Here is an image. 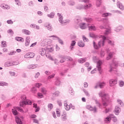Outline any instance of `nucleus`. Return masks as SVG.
Returning <instances> with one entry per match:
<instances>
[{
	"label": "nucleus",
	"instance_id": "obj_1",
	"mask_svg": "<svg viewBox=\"0 0 124 124\" xmlns=\"http://www.w3.org/2000/svg\"><path fill=\"white\" fill-rule=\"evenodd\" d=\"M99 96H101L104 106H107L108 103H110V97L109 95L104 93L103 92H100Z\"/></svg>",
	"mask_w": 124,
	"mask_h": 124
},
{
	"label": "nucleus",
	"instance_id": "obj_2",
	"mask_svg": "<svg viewBox=\"0 0 124 124\" xmlns=\"http://www.w3.org/2000/svg\"><path fill=\"white\" fill-rule=\"evenodd\" d=\"M51 43L52 41L51 39L45 38L42 40L41 45L42 46H46V45H48V44H51Z\"/></svg>",
	"mask_w": 124,
	"mask_h": 124
},
{
	"label": "nucleus",
	"instance_id": "obj_3",
	"mask_svg": "<svg viewBox=\"0 0 124 124\" xmlns=\"http://www.w3.org/2000/svg\"><path fill=\"white\" fill-rule=\"evenodd\" d=\"M100 38H101V40H100V41H99L98 43L99 47L104 46V43L105 40H106V37H105V36H104L101 35L100 36Z\"/></svg>",
	"mask_w": 124,
	"mask_h": 124
},
{
	"label": "nucleus",
	"instance_id": "obj_4",
	"mask_svg": "<svg viewBox=\"0 0 124 124\" xmlns=\"http://www.w3.org/2000/svg\"><path fill=\"white\" fill-rule=\"evenodd\" d=\"M54 45H50L47 46L46 47V52H47L48 55L49 54V52L52 53L54 52Z\"/></svg>",
	"mask_w": 124,
	"mask_h": 124
},
{
	"label": "nucleus",
	"instance_id": "obj_5",
	"mask_svg": "<svg viewBox=\"0 0 124 124\" xmlns=\"http://www.w3.org/2000/svg\"><path fill=\"white\" fill-rule=\"evenodd\" d=\"M39 54H40L41 56H45V55H46V57H48V53L47 52V50L44 48L40 49Z\"/></svg>",
	"mask_w": 124,
	"mask_h": 124
},
{
	"label": "nucleus",
	"instance_id": "obj_6",
	"mask_svg": "<svg viewBox=\"0 0 124 124\" xmlns=\"http://www.w3.org/2000/svg\"><path fill=\"white\" fill-rule=\"evenodd\" d=\"M34 56H35V54L34 53L29 52L24 55V58H25V59L32 58L34 57Z\"/></svg>",
	"mask_w": 124,
	"mask_h": 124
},
{
	"label": "nucleus",
	"instance_id": "obj_7",
	"mask_svg": "<svg viewBox=\"0 0 124 124\" xmlns=\"http://www.w3.org/2000/svg\"><path fill=\"white\" fill-rule=\"evenodd\" d=\"M109 86L110 87H114L115 85L117 84V80L116 79H110L109 80Z\"/></svg>",
	"mask_w": 124,
	"mask_h": 124
},
{
	"label": "nucleus",
	"instance_id": "obj_8",
	"mask_svg": "<svg viewBox=\"0 0 124 124\" xmlns=\"http://www.w3.org/2000/svg\"><path fill=\"white\" fill-rule=\"evenodd\" d=\"M87 109L90 110V111H93V112H96V108L95 107H93L91 105H87L86 106Z\"/></svg>",
	"mask_w": 124,
	"mask_h": 124
},
{
	"label": "nucleus",
	"instance_id": "obj_9",
	"mask_svg": "<svg viewBox=\"0 0 124 124\" xmlns=\"http://www.w3.org/2000/svg\"><path fill=\"white\" fill-rule=\"evenodd\" d=\"M101 64H102V62H101V61L100 60H99L97 62V67L99 71H100V70H101Z\"/></svg>",
	"mask_w": 124,
	"mask_h": 124
},
{
	"label": "nucleus",
	"instance_id": "obj_10",
	"mask_svg": "<svg viewBox=\"0 0 124 124\" xmlns=\"http://www.w3.org/2000/svg\"><path fill=\"white\" fill-rule=\"evenodd\" d=\"M112 117L108 116L104 119V122L106 124H109L111 122V118Z\"/></svg>",
	"mask_w": 124,
	"mask_h": 124
},
{
	"label": "nucleus",
	"instance_id": "obj_11",
	"mask_svg": "<svg viewBox=\"0 0 124 124\" xmlns=\"http://www.w3.org/2000/svg\"><path fill=\"white\" fill-rule=\"evenodd\" d=\"M72 106V105L69 104H65V108L67 111H68L70 109Z\"/></svg>",
	"mask_w": 124,
	"mask_h": 124
},
{
	"label": "nucleus",
	"instance_id": "obj_12",
	"mask_svg": "<svg viewBox=\"0 0 124 124\" xmlns=\"http://www.w3.org/2000/svg\"><path fill=\"white\" fill-rule=\"evenodd\" d=\"M89 31H96V28L94 25H90L88 26Z\"/></svg>",
	"mask_w": 124,
	"mask_h": 124
},
{
	"label": "nucleus",
	"instance_id": "obj_13",
	"mask_svg": "<svg viewBox=\"0 0 124 124\" xmlns=\"http://www.w3.org/2000/svg\"><path fill=\"white\" fill-rule=\"evenodd\" d=\"M1 7L3 8V9H10V7L8 5L2 4L1 5Z\"/></svg>",
	"mask_w": 124,
	"mask_h": 124
},
{
	"label": "nucleus",
	"instance_id": "obj_14",
	"mask_svg": "<svg viewBox=\"0 0 124 124\" xmlns=\"http://www.w3.org/2000/svg\"><path fill=\"white\" fill-rule=\"evenodd\" d=\"M46 27L47 28V30L48 31H52L53 30V27H52V26H51V24L46 23Z\"/></svg>",
	"mask_w": 124,
	"mask_h": 124
},
{
	"label": "nucleus",
	"instance_id": "obj_15",
	"mask_svg": "<svg viewBox=\"0 0 124 124\" xmlns=\"http://www.w3.org/2000/svg\"><path fill=\"white\" fill-rule=\"evenodd\" d=\"M78 46L79 47H84L85 46V43L83 42L82 41H80L78 43Z\"/></svg>",
	"mask_w": 124,
	"mask_h": 124
},
{
	"label": "nucleus",
	"instance_id": "obj_16",
	"mask_svg": "<svg viewBox=\"0 0 124 124\" xmlns=\"http://www.w3.org/2000/svg\"><path fill=\"white\" fill-rule=\"evenodd\" d=\"M16 121L17 124H23V123L21 121V119H20V118H19V117H16Z\"/></svg>",
	"mask_w": 124,
	"mask_h": 124
},
{
	"label": "nucleus",
	"instance_id": "obj_17",
	"mask_svg": "<svg viewBox=\"0 0 124 124\" xmlns=\"http://www.w3.org/2000/svg\"><path fill=\"white\" fill-rule=\"evenodd\" d=\"M22 32L25 34H27V35H30V34H31V31L27 30H23Z\"/></svg>",
	"mask_w": 124,
	"mask_h": 124
},
{
	"label": "nucleus",
	"instance_id": "obj_18",
	"mask_svg": "<svg viewBox=\"0 0 124 124\" xmlns=\"http://www.w3.org/2000/svg\"><path fill=\"white\" fill-rule=\"evenodd\" d=\"M30 42H31V38L27 37L26 40V43H25L26 46H29L30 45Z\"/></svg>",
	"mask_w": 124,
	"mask_h": 124
},
{
	"label": "nucleus",
	"instance_id": "obj_19",
	"mask_svg": "<svg viewBox=\"0 0 124 124\" xmlns=\"http://www.w3.org/2000/svg\"><path fill=\"white\" fill-rule=\"evenodd\" d=\"M58 16L59 17V22L60 23H61V22L62 21V20H63V17H62V14L60 13H58Z\"/></svg>",
	"mask_w": 124,
	"mask_h": 124
},
{
	"label": "nucleus",
	"instance_id": "obj_20",
	"mask_svg": "<svg viewBox=\"0 0 124 124\" xmlns=\"http://www.w3.org/2000/svg\"><path fill=\"white\" fill-rule=\"evenodd\" d=\"M75 44H76V42L75 41L73 40L71 41V46H70V48L71 50L73 49V46H75Z\"/></svg>",
	"mask_w": 124,
	"mask_h": 124
},
{
	"label": "nucleus",
	"instance_id": "obj_21",
	"mask_svg": "<svg viewBox=\"0 0 124 124\" xmlns=\"http://www.w3.org/2000/svg\"><path fill=\"white\" fill-rule=\"evenodd\" d=\"M70 22V20L69 19H66L65 20H62L61 21V24H68V23Z\"/></svg>",
	"mask_w": 124,
	"mask_h": 124
},
{
	"label": "nucleus",
	"instance_id": "obj_22",
	"mask_svg": "<svg viewBox=\"0 0 124 124\" xmlns=\"http://www.w3.org/2000/svg\"><path fill=\"white\" fill-rule=\"evenodd\" d=\"M16 40L17 41H20V42H24V38L20 37H16Z\"/></svg>",
	"mask_w": 124,
	"mask_h": 124
},
{
	"label": "nucleus",
	"instance_id": "obj_23",
	"mask_svg": "<svg viewBox=\"0 0 124 124\" xmlns=\"http://www.w3.org/2000/svg\"><path fill=\"white\" fill-rule=\"evenodd\" d=\"M48 111H51L53 109L54 106L52 104H49L47 106Z\"/></svg>",
	"mask_w": 124,
	"mask_h": 124
},
{
	"label": "nucleus",
	"instance_id": "obj_24",
	"mask_svg": "<svg viewBox=\"0 0 124 124\" xmlns=\"http://www.w3.org/2000/svg\"><path fill=\"white\" fill-rule=\"evenodd\" d=\"M61 118L62 120V121H65L66 120V114L65 113H64L62 115Z\"/></svg>",
	"mask_w": 124,
	"mask_h": 124
},
{
	"label": "nucleus",
	"instance_id": "obj_25",
	"mask_svg": "<svg viewBox=\"0 0 124 124\" xmlns=\"http://www.w3.org/2000/svg\"><path fill=\"white\" fill-rule=\"evenodd\" d=\"M80 29L84 30V29H86V28L87 27H86V24L84 23H82L80 24Z\"/></svg>",
	"mask_w": 124,
	"mask_h": 124
},
{
	"label": "nucleus",
	"instance_id": "obj_26",
	"mask_svg": "<svg viewBox=\"0 0 124 124\" xmlns=\"http://www.w3.org/2000/svg\"><path fill=\"white\" fill-rule=\"evenodd\" d=\"M56 115L57 117H61V109L59 108L56 109Z\"/></svg>",
	"mask_w": 124,
	"mask_h": 124
},
{
	"label": "nucleus",
	"instance_id": "obj_27",
	"mask_svg": "<svg viewBox=\"0 0 124 124\" xmlns=\"http://www.w3.org/2000/svg\"><path fill=\"white\" fill-rule=\"evenodd\" d=\"M121 111V108L118 107H116L115 108V112L117 113V114H119Z\"/></svg>",
	"mask_w": 124,
	"mask_h": 124
},
{
	"label": "nucleus",
	"instance_id": "obj_28",
	"mask_svg": "<svg viewBox=\"0 0 124 124\" xmlns=\"http://www.w3.org/2000/svg\"><path fill=\"white\" fill-rule=\"evenodd\" d=\"M105 85H106L105 82H100L98 84V86L101 89L103 88L104 86H105Z\"/></svg>",
	"mask_w": 124,
	"mask_h": 124
},
{
	"label": "nucleus",
	"instance_id": "obj_29",
	"mask_svg": "<svg viewBox=\"0 0 124 124\" xmlns=\"http://www.w3.org/2000/svg\"><path fill=\"white\" fill-rule=\"evenodd\" d=\"M11 65H15V64H13V63L7 62L5 64V66H11Z\"/></svg>",
	"mask_w": 124,
	"mask_h": 124
},
{
	"label": "nucleus",
	"instance_id": "obj_30",
	"mask_svg": "<svg viewBox=\"0 0 124 124\" xmlns=\"http://www.w3.org/2000/svg\"><path fill=\"white\" fill-rule=\"evenodd\" d=\"M78 62L79 63H83V62H86V59L84 58H81L78 60Z\"/></svg>",
	"mask_w": 124,
	"mask_h": 124
},
{
	"label": "nucleus",
	"instance_id": "obj_31",
	"mask_svg": "<svg viewBox=\"0 0 124 124\" xmlns=\"http://www.w3.org/2000/svg\"><path fill=\"white\" fill-rule=\"evenodd\" d=\"M1 47H2L3 48L4 47H6V42L4 41H2L1 42Z\"/></svg>",
	"mask_w": 124,
	"mask_h": 124
},
{
	"label": "nucleus",
	"instance_id": "obj_32",
	"mask_svg": "<svg viewBox=\"0 0 124 124\" xmlns=\"http://www.w3.org/2000/svg\"><path fill=\"white\" fill-rule=\"evenodd\" d=\"M26 105H31V101L30 100H27L25 101Z\"/></svg>",
	"mask_w": 124,
	"mask_h": 124
},
{
	"label": "nucleus",
	"instance_id": "obj_33",
	"mask_svg": "<svg viewBox=\"0 0 124 124\" xmlns=\"http://www.w3.org/2000/svg\"><path fill=\"white\" fill-rule=\"evenodd\" d=\"M8 84L3 82V81H0V86H2V87H4V86H7Z\"/></svg>",
	"mask_w": 124,
	"mask_h": 124
},
{
	"label": "nucleus",
	"instance_id": "obj_34",
	"mask_svg": "<svg viewBox=\"0 0 124 124\" xmlns=\"http://www.w3.org/2000/svg\"><path fill=\"white\" fill-rule=\"evenodd\" d=\"M41 92L43 93L44 94H46L47 93V90L44 88L41 89Z\"/></svg>",
	"mask_w": 124,
	"mask_h": 124
},
{
	"label": "nucleus",
	"instance_id": "obj_35",
	"mask_svg": "<svg viewBox=\"0 0 124 124\" xmlns=\"http://www.w3.org/2000/svg\"><path fill=\"white\" fill-rule=\"evenodd\" d=\"M47 16L50 18H54V16H55V13L52 12L50 14L48 15Z\"/></svg>",
	"mask_w": 124,
	"mask_h": 124
},
{
	"label": "nucleus",
	"instance_id": "obj_36",
	"mask_svg": "<svg viewBox=\"0 0 124 124\" xmlns=\"http://www.w3.org/2000/svg\"><path fill=\"white\" fill-rule=\"evenodd\" d=\"M113 57V53H110L109 54L108 57L107 58V60L108 61L110 60Z\"/></svg>",
	"mask_w": 124,
	"mask_h": 124
},
{
	"label": "nucleus",
	"instance_id": "obj_37",
	"mask_svg": "<svg viewBox=\"0 0 124 124\" xmlns=\"http://www.w3.org/2000/svg\"><path fill=\"white\" fill-rule=\"evenodd\" d=\"M89 35L90 37H93V38H95V37H96V35L93 33H90Z\"/></svg>",
	"mask_w": 124,
	"mask_h": 124
},
{
	"label": "nucleus",
	"instance_id": "obj_38",
	"mask_svg": "<svg viewBox=\"0 0 124 124\" xmlns=\"http://www.w3.org/2000/svg\"><path fill=\"white\" fill-rule=\"evenodd\" d=\"M119 8L121 10H124V6L123 5V4L121 3H119Z\"/></svg>",
	"mask_w": 124,
	"mask_h": 124
},
{
	"label": "nucleus",
	"instance_id": "obj_39",
	"mask_svg": "<svg viewBox=\"0 0 124 124\" xmlns=\"http://www.w3.org/2000/svg\"><path fill=\"white\" fill-rule=\"evenodd\" d=\"M12 112L14 115H18V112H17V110H16V109L14 108L12 109Z\"/></svg>",
	"mask_w": 124,
	"mask_h": 124
},
{
	"label": "nucleus",
	"instance_id": "obj_40",
	"mask_svg": "<svg viewBox=\"0 0 124 124\" xmlns=\"http://www.w3.org/2000/svg\"><path fill=\"white\" fill-rule=\"evenodd\" d=\"M117 102L118 104H120L121 106H124V103H123V101L121 100L118 99L117 100Z\"/></svg>",
	"mask_w": 124,
	"mask_h": 124
},
{
	"label": "nucleus",
	"instance_id": "obj_41",
	"mask_svg": "<svg viewBox=\"0 0 124 124\" xmlns=\"http://www.w3.org/2000/svg\"><path fill=\"white\" fill-rule=\"evenodd\" d=\"M66 61H68V62H72L73 61V59H72V58L68 56L66 58Z\"/></svg>",
	"mask_w": 124,
	"mask_h": 124
},
{
	"label": "nucleus",
	"instance_id": "obj_42",
	"mask_svg": "<svg viewBox=\"0 0 124 124\" xmlns=\"http://www.w3.org/2000/svg\"><path fill=\"white\" fill-rule=\"evenodd\" d=\"M111 15L110 13H104L102 15L103 17H107L108 16H109Z\"/></svg>",
	"mask_w": 124,
	"mask_h": 124
},
{
	"label": "nucleus",
	"instance_id": "obj_43",
	"mask_svg": "<svg viewBox=\"0 0 124 124\" xmlns=\"http://www.w3.org/2000/svg\"><path fill=\"white\" fill-rule=\"evenodd\" d=\"M24 105H26V101H23L20 103V106L21 107H23Z\"/></svg>",
	"mask_w": 124,
	"mask_h": 124
},
{
	"label": "nucleus",
	"instance_id": "obj_44",
	"mask_svg": "<svg viewBox=\"0 0 124 124\" xmlns=\"http://www.w3.org/2000/svg\"><path fill=\"white\" fill-rule=\"evenodd\" d=\"M93 46L94 49H99V48H100V47H99V46H97V45L95 44V42H93Z\"/></svg>",
	"mask_w": 124,
	"mask_h": 124
},
{
	"label": "nucleus",
	"instance_id": "obj_45",
	"mask_svg": "<svg viewBox=\"0 0 124 124\" xmlns=\"http://www.w3.org/2000/svg\"><path fill=\"white\" fill-rule=\"evenodd\" d=\"M83 40L84 42H87L89 41V39L87 38L85 36H82Z\"/></svg>",
	"mask_w": 124,
	"mask_h": 124
},
{
	"label": "nucleus",
	"instance_id": "obj_46",
	"mask_svg": "<svg viewBox=\"0 0 124 124\" xmlns=\"http://www.w3.org/2000/svg\"><path fill=\"white\" fill-rule=\"evenodd\" d=\"M52 94L56 95V96H59V95H60V92L56 91L54 93H53Z\"/></svg>",
	"mask_w": 124,
	"mask_h": 124
},
{
	"label": "nucleus",
	"instance_id": "obj_47",
	"mask_svg": "<svg viewBox=\"0 0 124 124\" xmlns=\"http://www.w3.org/2000/svg\"><path fill=\"white\" fill-rule=\"evenodd\" d=\"M96 6L98 7L100 6L101 5V1L100 0H97L96 3Z\"/></svg>",
	"mask_w": 124,
	"mask_h": 124
},
{
	"label": "nucleus",
	"instance_id": "obj_48",
	"mask_svg": "<svg viewBox=\"0 0 124 124\" xmlns=\"http://www.w3.org/2000/svg\"><path fill=\"white\" fill-rule=\"evenodd\" d=\"M16 3L18 5V6H20L21 5V2L19 0H15Z\"/></svg>",
	"mask_w": 124,
	"mask_h": 124
},
{
	"label": "nucleus",
	"instance_id": "obj_49",
	"mask_svg": "<svg viewBox=\"0 0 124 124\" xmlns=\"http://www.w3.org/2000/svg\"><path fill=\"white\" fill-rule=\"evenodd\" d=\"M8 32L9 34H11V35H13L14 34V32H13V31L12 30L10 29L8 31Z\"/></svg>",
	"mask_w": 124,
	"mask_h": 124
},
{
	"label": "nucleus",
	"instance_id": "obj_50",
	"mask_svg": "<svg viewBox=\"0 0 124 124\" xmlns=\"http://www.w3.org/2000/svg\"><path fill=\"white\" fill-rule=\"evenodd\" d=\"M90 7H92V4H89L84 7L85 9H88V8H90Z\"/></svg>",
	"mask_w": 124,
	"mask_h": 124
},
{
	"label": "nucleus",
	"instance_id": "obj_51",
	"mask_svg": "<svg viewBox=\"0 0 124 124\" xmlns=\"http://www.w3.org/2000/svg\"><path fill=\"white\" fill-rule=\"evenodd\" d=\"M21 98L22 100H23V101H25V100H26V99H27V97L26 96V95H23L21 97Z\"/></svg>",
	"mask_w": 124,
	"mask_h": 124
},
{
	"label": "nucleus",
	"instance_id": "obj_52",
	"mask_svg": "<svg viewBox=\"0 0 124 124\" xmlns=\"http://www.w3.org/2000/svg\"><path fill=\"white\" fill-rule=\"evenodd\" d=\"M37 95L38 97H39V98H42L43 97V94H42V93H38Z\"/></svg>",
	"mask_w": 124,
	"mask_h": 124
},
{
	"label": "nucleus",
	"instance_id": "obj_53",
	"mask_svg": "<svg viewBox=\"0 0 124 124\" xmlns=\"http://www.w3.org/2000/svg\"><path fill=\"white\" fill-rule=\"evenodd\" d=\"M16 53V51H12L11 52H10L8 55H9V56H13V55H15Z\"/></svg>",
	"mask_w": 124,
	"mask_h": 124
},
{
	"label": "nucleus",
	"instance_id": "obj_54",
	"mask_svg": "<svg viewBox=\"0 0 124 124\" xmlns=\"http://www.w3.org/2000/svg\"><path fill=\"white\" fill-rule=\"evenodd\" d=\"M31 92L33 93H36V89L35 88L33 87L31 89Z\"/></svg>",
	"mask_w": 124,
	"mask_h": 124
},
{
	"label": "nucleus",
	"instance_id": "obj_55",
	"mask_svg": "<svg viewBox=\"0 0 124 124\" xmlns=\"http://www.w3.org/2000/svg\"><path fill=\"white\" fill-rule=\"evenodd\" d=\"M84 93H85L86 96H90V93L86 90H84Z\"/></svg>",
	"mask_w": 124,
	"mask_h": 124
},
{
	"label": "nucleus",
	"instance_id": "obj_56",
	"mask_svg": "<svg viewBox=\"0 0 124 124\" xmlns=\"http://www.w3.org/2000/svg\"><path fill=\"white\" fill-rule=\"evenodd\" d=\"M33 123H35V124H39V121L36 119H33Z\"/></svg>",
	"mask_w": 124,
	"mask_h": 124
},
{
	"label": "nucleus",
	"instance_id": "obj_57",
	"mask_svg": "<svg viewBox=\"0 0 124 124\" xmlns=\"http://www.w3.org/2000/svg\"><path fill=\"white\" fill-rule=\"evenodd\" d=\"M122 30V27H118L116 28V31H120Z\"/></svg>",
	"mask_w": 124,
	"mask_h": 124
},
{
	"label": "nucleus",
	"instance_id": "obj_58",
	"mask_svg": "<svg viewBox=\"0 0 124 124\" xmlns=\"http://www.w3.org/2000/svg\"><path fill=\"white\" fill-rule=\"evenodd\" d=\"M86 21L88 23H92V22H93V19L92 18H88L86 19Z\"/></svg>",
	"mask_w": 124,
	"mask_h": 124
},
{
	"label": "nucleus",
	"instance_id": "obj_59",
	"mask_svg": "<svg viewBox=\"0 0 124 124\" xmlns=\"http://www.w3.org/2000/svg\"><path fill=\"white\" fill-rule=\"evenodd\" d=\"M119 85L120 86V87H123L124 85V82L123 81H120V83H119Z\"/></svg>",
	"mask_w": 124,
	"mask_h": 124
},
{
	"label": "nucleus",
	"instance_id": "obj_60",
	"mask_svg": "<svg viewBox=\"0 0 124 124\" xmlns=\"http://www.w3.org/2000/svg\"><path fill=\"white\" fill-rule=\"evenodd\" d=\"M35 67H36L35 65H33L29 66V68L30 69L31 68L32 69H33V68H35Z\"/></svg>",
	"mask_w": 124,
	"mask_h": 124
},
{
	"label": "nucleus",
	"instance_id": "obj_61",
	"mask_svg": "<svg viewBox=\"0 0 124 124\" xmlns=\"http://www.w3.org/2000/svg\"><path fill=\"white\" fill-rule=\"evenodd\" d=\"M55 76V74H53L51 76H49L48 78H47V79H52Z\"/></svg>",
	"mask_w": 124,
	"mask_h": 124
},
{
	"label": "nucleus",
	"instance_id": "obj_62",
	"mask_svg": "<svg viewBox=\"0 0 124 124\" xmlns=\"http://www.w3.org/2000/svg\"><path fill=\"white\" fill-rule=\"evenodd\" d=\"M39 75H40V74L39 73H37L35 75V78H38V77H39Z\"/></svg>",
	"mask_w": 124,
	"mask_h": 124
},
{
	"label": "nucleus",
	"instance_id": "obj_63",
	"mask_svg": "<svg viewBox=\"0 0 124 124\" xmlns=\"http://www.w3.org/2000/svg\"><path fill=\"white\" fill-rule=\"evenodd\" d=\"M7 23L8 24H9L10 25H12V24H13V21H12V20H7Z\"/></svg>",
	"mask_w": 124,
	"mask_h": 124
},
{
	"label": "nucleus",
	"instance_id": "obj_64",
	"mask_svg": "<svg viewBox=\"0 0 124 124\" xmlns=\"http://www.w3.org/2000/svg\"><path fill=\"white\" fill-rule=\"evenodd\" d=\"M108 43L109 44H110V45H114V42L112 41H108Z\"/></svg>",
	"mask_w": 124,
	"mask_h": 124
}]
</instances>
